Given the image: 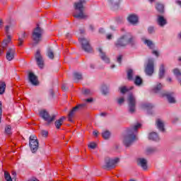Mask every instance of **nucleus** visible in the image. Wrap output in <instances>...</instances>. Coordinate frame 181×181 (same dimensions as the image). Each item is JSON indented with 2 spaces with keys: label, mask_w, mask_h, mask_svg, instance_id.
<instances>
[{
  "label": "nucleus",
  "mask_w": 181,
  "mask_h": 181,
  "mask_svg": "<svg viewBox=\"0 0 181 181\" xmlns=\"http://www.w3.org/2000/svg\"><path fill=\"white\" fill-rule=\"evenodd\" d=\"M127 103L129 105V112L131 114H134L135 112V107H136V99L134 94L130 93L127 98Z\"/></svg>",
  "instance_id": "nucleus-7"
},
{
  "label": "nucleus",
  "mask_w": 181,
  "mask_h": 181,
  "mask_svg": "<svg viewBox=\"0 0 181 181\" xmlns=\"http://www.w3.org/2000/svg\"><path fill=\"white\" fill-rule=\"evenodd\" d=\"M64 119H66V117H62L54 122L57 129H60V127L63 125V122H64Z\"/></svg>",
  "instance_id": "nucleus-22"
},
{
  "label": "nucleus",
  "mask_w": 181,
  "mask_h": 181,
  "mask_svg": "<svg viewBox=\"0 0 181 181\" xmlns=\"http://www.w3.org/2000/svg\"><path fill=\"white\" fill-rule=\"evenodd\" d=\"M173 73L175 76H177V77H180L181 76V72L180 70H179V69H173Z\"/></svg>",
  "instance_id": "nucleus-39"
},
{
  "label": "nucleus",
  "mask_w": 181,
  "mask_h": 181,
  "mask_svg": "<svg viewBox=\"0 0 181 181\" xmlns=\"http://www.w3.org/2000/svg\"><path fill=\"white\" fill-rule=\"evenodd\" d=\"M83 94L88 95V94H91V90H90V89H84L83 90Z\"/></svg>",
  "instance_id": "nucleus-45"
},
{
  "label": "nucleus",
  "mask_w": 181,
  "mask_h": 181,
  "mask_svg": "<svg viewBox=\"0 0 181 181\" xmlns=\"http://www.w3.org/2000/svg\"><path fill=\"white\" fill-rule=\"evenodd\" d=\"M47 56L49 59H54V52L50 48L47 49Z\"/></svg>",
  "instance_id": "nucleus-31"
},
{
  "label": "nucleus",
  "mask_w": 181,
  "mask_h": 181,
  "mask_svg": "<svg viewBox=\"0 0 181 181\" xmlns=\"http://www.w3.org/2000/svg\"><path fill=\"white\" fill-rule=\"evenodd\" d=\"M137 165L141 166L144 170L148 169V161L145 158H139L137 160Z\"/></svg>",
  "instance_id": "nucleus-16"
},
{
  "label": "nucleus",
  "mask_w": 181,
  "mask_h": 181,
  "mask_svg": "<svg viewBox=\"0 0 181 181\" xmlns=\"http://www.w3.org/2000/svg\"><path fill=\"white\" fill-rule=\"evenodd\" d=\"M26 36H27L26 32H23L19 37H21V39H23V40H25V38L26 37Z\"/></svg>",
  "instance_id": "nucleus-50"
},
{
  "label": "nucleus",
  "mask_w": 181,
  "mask_h": 181,
  "mask_svg": "<svg viewBox=\"0 0 181 181\" xmlns=\"http://www.w3.org/2000/svg\"><path fill=\"white\" fill-rule=\"evenodd\" d=\"M142 127V124L138 123L137 124L127 130V134L124 136L123 143L124 145L127 147L129 148V146H131L136 139V132L139 128Z\"/></svg>",
  "instance_id": "nucleus-2"
},
{
  "label": "nucleus",
  "mask_w": 181,
  "mask_h": 181,
  "mask_svg": "<svg viewBox=\"0 0 181 181\" xmlns=\"http://www.w3.org/2000/svg\"><path fill=\"white\" fill-rule=\"evenodd\" d=\"M143 108H146V110H152V108H153V105L151 103H146L143 105Z\"/></svg>",
  "instance_id": "nucleus-38"
},
{
  "label": "nucleus",
  "mask_w": 181,
  "mask_h": 181,
  "mask_svg": "<svg viewBox=\"0 0 181 181\" xmlns=\"http://www.w3.org/2000/svg\"><path fill=\"white\" fill-rule=\"evenodd\" d=\"M167 81L171 82L172 81V78H168Z\"/></svg>",
  "instance_id": "nucleus-63"
},
{
  "label": "nucleus",
  "mask_w": 181,
  "mask_h": 181,
  "mask_svg": "<svg viewBox=\"0 0 181 181\" xmlns=\"http://www.w3.org/2000/svg\"><path fill=\"white\" fill-rule=\"evenodd\" d=\"M117 62L118 63H119V64H121V62H122V55H119V56L117 57Z\"/></svg>",
  "instance_id": "nucleus-51"
},
{
  "label": "nucleus",
  "mask_w": 181,
  "mask_h": 181,
  "mask_svg": "<svg viewBox=\"0 0 181 181\" xmlns=\"http://www.w3.org/2000/svg\"><path fill=\"white\" fill-rule=\"evenodd\" d=\"M144 83V81L142 80V78H141L139 76H136L134 78V84L136 86H142V83Z\"/></svg>",
  "instance_id": "nucleus-27"
},
{
  "label": "nucleus",
  "mask_w": 181,
  "mask_h": 181,
  "mask_svg": "<svg viewBox=\"0 0 181 181\" xmlns=\"http://www.w3.org/2000/svg\"><path fill=\"white\" fill-rule=\"evenodd\" d=\"M102 93L104 95H107V94H108V88H107V86H102Z\"/></svg>",
  "instance_id": "nucleus-37"
},
{
  "label": "nucleus",
  "mask_w": 181,
  "mask_h": 181,
  "mask_svg": "<svg viewBox=\"0 0 181 181\" xmlns=\"http://www.w3.org/2000/svg\"><path fill=\"white\" fill-rule=\"evenodd\" d=\"M142 41L144 45H146L149 49H155V44L151 40H146L145 38H142Z\"/></svg>",
  "instance_id": "nucleus-21"
},
{
  "label": "nucleus",
  "mask_w": 181,
  "mask_h": 181,
  "mask_svg": "<svg viewBox=\"0 0 181 181\" xmlns=\"http://www.w3.org/2000/svg\"><path fill=\"white\" fill-rule=\"evenodd\" d=\"M40 117H41L44 121L48 122V124L53 122V120L56 119V115H52L50 116L49 112L46 111L45 110L40 111Z\"/></svg>",
  "instance_id": "nucleus-9"
},
{
  "label": "nucleus",
  "mask_w": 181,
  "mask_h": 181,
  "mask_svg": "<svg viewBox=\"0 0 181 181\" xmlns=\"http://www.w3.org/2000/svg\"><path fill=\"white\" fill-rule=\"evenodd\" d=\"M103 32H104V29L100 28V29L99 30V33H103Z\"/></svg>",
  "instance_id": "nucleus-62"
},
{
  "label": "nucleus",
  "mask_w": 181,
  "mask_h": 181,
  "mask_svg": "<svg viewBox=\"0 0 181 181\" xmlns=\"http://www.w3.org/2000/svg\"><path fill=\"white\" fill-rule=\"evenodd\" d=\"M145 73L147 76H151L153 74V59H148L147 65L145 68Z\"/></svg>",
  "instance_id": "nucleus-12"
},
{
  "label": "nucleus",
  "mask_w": 181,
  "mask_h": 181,
  "mask_svg": "<svg viewBox=\"0 0 181 181\" xmlns=\"http://www.w3.org/2000/svg\"><path fill=\"white\" fill-rule=\"evenodd\" d=\"M127 45H130V46H135V45H136V37L131 33H127L122 35L115 43V46L117 49L125 47Z\"/></svg>",
  "instance_id": "nucleus-1"
},
{
  "label": "nucleus",
  "mask_w": 181,
  "mask_h": 181,
  "mask_svg": "<svg viewBox=\"0 0 181 181\" xmlns=\"http://www.w3.org/2000/svg\"><path fill=\"white\" fill-rule=\"evenodd\" d=\"M148 139L151 141H159V136L156 132H151L149 134Z\"/></svg>",
  "instance_id": "nucleus-25"
},
{
  "label": "nucleus",
  "mask_w": 181,
  "mask_h": 181,
  "mask_svg": "<svg viewBox=\"0 0 181 181\" xmlns=\"http://www.w3.org/2000/svg\"><path fill=\"white\" fill-rule=\"evenodd\" d=\"M11 126H8L6 128V129H5V131H6V132L9 135V134H11Z\"/></svg>",
  "instance_id": "nucleus-49"
},
{
  "label": "nucleus",
  "mask_w": 181,
  "mask_h": 181,
  "mask_svg": "<svg viewBox=\"0 0 181 181\" xmlns=\"http://www.w3.org/2000/svg\"><path fill=\"white\" fill-rule=\"evenodd\" d=\"M176 4H177V5H179L180 6H181V1L177 0V1H176Z\"/></svg>",
  "instance_id": "nucleus-61"
},
{
  "label": "nucleus",
  "mask_w": 181,
  "mask_h": 181,
  "mask_svg": "<svg viewBox=\"0 0 181 181\" xmlns=\"http://www.w3.org/2000/svg\"><path fill=\"white\" fill-rule=\"evenodd\" d=\"M74 80H81L83 78V75L78 72L74 73Z\"/></svg>",
  "instance_id": "nucleus-32"
},
{
  "label": "nucleus",
  "mask_w": 181,
  "mask_h": 181,
  "mask_svg": "<svg viewBox=\"0 0 181 181\" xmlns=\"http://www.w3.org/2000/svg\"><path fill=\"white\" fill-rule=\"evenodd\" d=\"M101 117H105L107 115V112H102L100 113Z\"/></svg>",
  "instance_id": "nucleus-59"
},
{
  "label": "nucleus",
  "mask_w": 181,
  "mask_h": 181,
  "mask_svg": "<svg viewBox=\"0 0 181 181\" xmlns=\"http://www.w3.org/2000/svg\"><path fill=\"white\" fill-rule=\"evenodd\" d=\"M11 26L10 25H6L5 27V32L6 33V35H9V29H10Z\"/></svg>",
  "instance_id": "nucleus-48"
},
{
  "label": "nucleus",
  "mask_w": 181,
  "mask_h": 181,
  "mask_svg": "<svg viewBox=\"0 0 181 181\" xmlns=\"http://www.w3.org/2000/svg\"><path fill=\"white\" fill-rule=\"evenodd\" d=\"M87 4L86 0H79L78 2H75L74 4L75 13H74V17L76 18V19H87L88 16L86 12H84V5Z\"/></svg>",
  "instance_id": "nucleus-3"
},
{
  "label": "nucleus",
  "mask_w": 181,
  "mask_h": 181,
  "mask_svg": "<svg viewBox=\"0 0 181 181\" xmlns=\"http://www.w3.org/2000/svg\"><path fill=\"white\" fill-rule=\"evenodd\" d=\"M110 136L111 133H110L109 131H105L102 134V136L103 138H104V139H108V138H110Z\"/></svg>",
  "instance_id": "nucleus-35"
},
{
  "label": "nucleus",
  "mask_w": 181,
  "mask_h": 181,
  "mask_svg": "<svg viewBox=\"0 0 181 181\" xmlns=\"http://www.w3.org/2000/svg\"><path fill=\"white\" fill-rule=\"evenodd\" d=\"M127 20L132 25H136L138 23V16L135 14L129 15Z\"/></svg>",
  "instance_id": "nucleus-17"
},
{
  "label": "nucleus",
  "mask_w": 181,
  "mask_h": 181,
  "mask_svg": "<svg viewBox=\"0 0 181 181\" xmlns=\"http://www.w3.org/2000/svg\"><path fill=\"white\" fill-rule=\"evenodd\" d=\"M4 26V21L2 20H0V28H3Z\"/></svg>",
  "instance_id": "nucleus-57"
},
{
  "label": "nucleus",
  "mask_w": 181,
  "mask_h": 181,
  "mask_svg": "<svg viewBox=\"0 0 181 181\" xmlns=\"http://www.w3.org/2000/svg\"><path fill=\"white\" fill-rule=\"evenodd\" d=\"M12 175H13L14 176H16V172H12Z\"/></svg>",
  "instance_id": "nucleus-64"
},
{
  "label": "nucleus",
  "mask_w": 181,
  "mask_h": 181,
  "mask_svg": "<svg viewBox=\"0 0 181 181\" xmlns=\"http://www.w3.org/2000/svg\"><path fill=\"white\" fill-rule=\"evenodd\" d=\"M35 57L37 66L40 67V69H42L43 66H45V61L43 60V57H42V54H40V49L37 50Z\"/></svg>",
  "instance_id": "nucleus-11"
},
{
  "label": "nucleus",
  "mask_w": 181,
  "mask_h": 181,
  "mask_svg": "<svg viewBox=\"0 0 181 181\" xmlns=\"http://www.w3.org/2000/svg\"><path fill=\"white\" fill-rule=\"evenodd\" d=\"M107 39H108V40H111V39H112V35L108 34L107 35Z\"/></svg>",
  "instance_id": "nucleus-54"
},
{
  "label": "nucleus",
  "mask_w": 181,
  "mask_h": 181,
  "mask_svg": "<svg viewBox=\"0 0 181 181\" xmlns=\"http://www.w3.org/2000/svg\"><path fill=\"white\" fill-rule=\"evenodd\" d=\"M158 23L160 26H165L166 23H168V21L165 18L164 16H158Z\"/></svg>",
  "instance_id": "nucleus-23"
},
{
  "label": "nucleus",
  "mask_w": 181,
  "mask_h": 181,
  "mask_svg": "<svg viewBox=\"0 0 181 181\" xmlns=\"http://www.w3.org/2000/svg\"><path fill=\"white\" fill-rule=\"evenodd\" d=\"M6 88V83H5V82L1 81L0 82V94L1 95L5 93Z\"/></svg>",
  "instance_id": "nucleus-30"
},
{
  "label": "nucleus",
  "mask_w": 181,
  "mask_h": 181,
  "mask_svg": "<svg viewBox=\"0 0 181 181\" xmlns=\"http://www.w3.org/2000/svg\"><path fill=\"white\" fill-rule=\"evenodd\" d=\"M173 93L163 92L161 93L162 97H166L168 103H176L175 98L173 97Z\"/></svg>",
  "instance_id": "nucleus-15"
},
{
  "label": "nucleus",
  "mask_w": 181,
  "mask_h": 181,
  "mask_svg": "<svg viewBox=\"0 0 181 181\" xmlns=\"http://www.w3.org/2000/svg\"><path fill=\"white\" fill-rule=\"evenodd\" d=\"M148 33H153V32H155V29L153 28V27H149L148 28Z\"/></svg>",
  "instance_id": "nucleus-47"
},
{
  "label": "nucleus",
  "mask_w": 181,
  "mask_h": 181,
  "mask_svg": "<svg viewBox=\"0 0 181 181\" xmlns=\"http://www.w3.org/2000/svg\"><path fill=\"white\" fill-rule=\"evenodd\" d=\"M119 162V158H110V157H107L105 159V165L103 166V169H114L115 166H117V163Z\"/></svg>",
  "instance_id": "nucleus-4"
},
{
  "label": "nucleus",
  "mask_w": 181,
  "mask_h": 181,
  "mask_svg": "<svg viewBox=\"0 0 181 181\" xmlns=\"http://www.w3.org/2000/svg\"><path fill=\"white\" fill-rule=\"evenodd\" d=\"M12 40V38L11 37V35H8L7 38L4 39L1 43V47L3 49V52L4 50H5L6 49V47H8V45H9V43H11V40Z\"/></svg>",
  "instance_id": "nucleus-18"
},
{
  "label": "nucleus",
  "mask_w": 181,
  "mask_h": 181,
  "mask_svg": "<svg viewBox=\"0 0 181 181\" xmlns=\"http://www.w3.org/2000/svg\"><path fill=\"white\" fill-rule=\"evenodd\" d=\"M29 145L33 153H35L39 149V141L36 136L33 135L30 136Z\"/></svg>",
  "instance_id": "nucleus-8"
},
{
  "label": "nucleus",
  "mask_w": 181,
  "mask_h": 181,
  "mask_svg": "<svg viewBox=\"0 0 181 181\" xmlns=\"http://www.w3.org/2000/svg\"><path fill=\"white\" fill-rule=\"evenodd\" d=\"M86 103H93V98H88L86 100Z\"/></svg>",
  "instance_id": "nucleus-55"
},
{
  "label": "nucleus",
  "mask_w": 181,
  "mask_h": 181,
  "mask_svg": "<svg viewBox=\"0 0 181 181\" xmlns=\"http://www.w3.org/2000/svg\"><path fill=\"white\" fill-rule=\"evenodd\" d=\"M93 135H94L95 136H98V132H97V131L93 132Z\"/></svg>",
  "instance_id": "nucleus-58"
},
{
  "label": "nucleus",
  "mask_w": 181,
  "mask_h": 181,
  "mask_svg": "<svg viewBox=\"0 0 181 181\" xmlns=\"http://www.w3.org/2000/svg\"><path fill=\"white\" fill-rule=\"evenodd\" d=\"M131 90H134V86H131L129 88H127V86H122L119 88V90L122 94H125V93H128V91H131Z\"/></svg>",
  "instance_id": "nucleus-26"
},
{
  "label": "nucleus",
  "mask_w": 181,
  "mask_h": 181,
  "mask_svg": "<svg viewBox=\"0 0 181 181\" xmlns=\"http://www.w3.org/2000/svg\"><path fill=\"white\" fill-rule=\"evenodd\" d=\"M127 79L130 81H132V80H134V70L129 69L127 71Z\"/></svg>",
  "instance_id": "nucleus-29"
},
{
  "label": "nucleus",
  "mask_w": 181,
  "mask_h": 181,
  "mask_svg": "<svg viewBox=\"0 0 181 181\" xmlns=\"http://www.w3.org/2000/svg\"><path fill=\"white\" fill-rule=\"evenodd\" d=\"M79 42L81 44L82 49L84 52L87 53H93V47L90 45V41L87 40V39L82 37L79 39Z\"/></svg>",
  "instance_id": "nucleus-10"
},
{
  "label": "nucleus",
  "mask_w": 181,
  "mask_h": 181,
  "mask_svg": "<svg viewBox=\"0 0 181 181\" xmlns=\"http://www.w3.org/2000/svg\"><path fill=\"white\" fill-rule=\"evenodd\" d=\"M28 79L33 86H39V81L37 76H35L33 72H30L28 74Z\"/></svg>",
  "instance_id": "nucleus-14"
},
{
  "label": "nucleus",
  "mask_w": 181,
  "mask_h": 181,
  "mask_svg": "<svg viewBox=\"0 0 181 181\" xmlns=\"http://www.w3.org/2000/svg\"><path fill=\"white\" fill-rule=\"evenodd\" d=\"M28 181H40L39 180L36 179V178H34V179H30Z\"/></svg>",
  "instance_id": "nucleus-60"
},
{
  "label": "nucleus",
  "mask_w": 181,
  "mask_h": 181,
  "mask_svg": "<svg viewBox=\"0 0 181 181\" xmlns=\"http://www.w3.org/2000/svg\"><path fill=\"white\" fill-rule=\"evenodd\" d=\"M4 178L6 181H12V177L8 171H4Z\"/></svg>",
  "instance_id": "nucleus-33"
},
{
  "label": "nucleus",
  "mask_w": 181,
  "mask_h": 181,
  "mask_svg": "<svg viewBox=\"0 0 181 181\" xmlns=\"http://www.w3.org/2000/svg\"><path fill=\"white\" fill-rule=\"evenodd\" d=\"M42 35H43V30L37 25V28L34 29L32 35V39L36 45L42 40Z\"/></svg>",
  "instance_id": "nucleus-6"
},
{
  "label": "nucleus",
  "mask_w": 181,
  "mask_h": 181,
  "mask_svg": "<svg viewBox=\"0 0 181 181\" xmlns=\"http://www.w3.org/2000/svg\"><path fill=\"white\" fill-rule=\"evenodd\" d=\"M88 148H90V149H95V148H97V144L95 143H90L88 144Z\"/></svg>",
  "instance_id": "nucleus-42"
},
{
  "label": "nucleus",
  "mask_w": 181,
  "mask_h": 181,
  "mask_svg": "<svg viewBox=\"0 0 181 181\" xmlns=\"http://www.w3.org/2000/svg\"><path fill=\"white\" fill-rule=\"evenodd\" d=\"M152 54H155V56H156V57H159V52H158V51L153 50V51L152 52Z\"/></svg>",
  "instance_id": "nucleus-52"
},
{
  "label": "nucleus",
  "mask_w": 181,
  "mask_h": 181,
  "mask_svg": "<svg viewBox=\"0 0 181 181\" xmlns=\"http://www.w3.org/2000/svg\"><path fill=\"white\" fill-rule=\"evenodd\" d=\"M110 4L111 5H119V0H109Z\"/></svg>",
  "instance_id": "nucleus-40"
},
{
  "label": "nucleus",
  "mask_w": 181,
  "mask_h": 181,
  "mask_svg": "<svg viewBox=\"0 0 181 181\" xmlns=\"http://www.w3.org/2000/svg\"><path fill=\"white\" fill-rule=\"evenodd\" d=\"M156 8L159 13H163V12H165V6L160 3H157L156 4Z\"/></svg>",
  "instance_id": "nucleus-24"
},
{
  "label": "nucleus",
  "mask_w": 181,
  "mask_h": 181,
  "mask_svg": "<svg viewBox=\"0 0 181 181\" xmlns=\"http://www.w3.org/2000/svg\"><path fill=\"white\" fill-rule=\"evenodd\" d=\"M86 105H87L86 103H83L77 105L76 106L73 107L68 115V121H69V122H73V118H74V115H76V113L78 112V111H80L81 110H83V108H85Z\"/></svg>",
  "instance_id": "nucleus-5"
},
{
  "label": "nucleus",
  "mask_w": 181,
  "mask_h": 181,
  "mask_svg": "<svg viewBox=\"0 0 181 181\" xmlns=\"http://www.w3.org/2000/svg\"><path fill=\"white\" fill-rule=\"evenodd\" d=\"M89 29L90 30H94V26L93 25H89Z\"/></svg>",
  "instance_id": "nucleus-56"
},
{
  "label": "nucleus",
  "mask_w": 181,
  "mask_h": 181,
  "mask_svg": "<svg viewBox=\"0 0 181 181\" xmlns=\"http://www.w3.org/2000/svg\"><path fill=\"white\" fill-rule=\"evenodd\" d=\"M124 101H125V99L124 98V97H121L117 99V103L119 105H122V104H124Z\"/></svg>",
  "instance_id": "nucleus-41"
},
{
  "label": "nucleus",
  "mask_w": 181,
  "mask_h": 181,
  "mask_svg": "<svg viewBox=\"0 0 181 181\" xmlns=\"http://www.w3.org/2000/svg\"><path fill=\"white\" fill-rule=\"evenodd\" d=\"M62 90L63 91H66V90H67V88L66 87V84H63V85L62 86Z\"/></svg>",
  "instance_id": "nucleus-53"
},
{
  "label": "nucleus",
  "mask_w": 181,
  "mask_h": 181,
  "mask_svg": "<svg viewBox=\"0 0 181 181\" xmlns=\"http://www.w3.org/2000/svg\"><path fill=\"white\" fill-rule=\"evenodd\" d=\"M18 46H22V45H23V42H25V40H23V38L21 37H18Z\"/></svg>",
  "instance_id": "nucleus-43"
},
{
  "label": "nucleus",
  "mask_w": 181,
  "mask_h": 181,
  "mask_svg": "<svg viewBox=\"0 0 181 181\" xmlns=\"http://www.w3.org/2000/svg\"><path fill=\"white\" fill-rule=\"evenodd\" d=\"M15 48L9 47L6 50V58L8 60V62H11L15 59V53H16Z\"/></svg>",
  "instance_id": "nucleus-13"
},
{
  "label": "nucleus",
  "mask_w": 181,
  "mask_h": 181,
  "mask_svg": "<svg viewBox=\"0 0 181 181\" xmlns=\"http://www.w3.org/2000/svg\"><path fill=\"white\" fill-rule=\"evenodd\" d=\"M165 76V65L161 64L159 69V78H163Z\"/></svg>",
  "instance_id": "nucleus-28"
},
{
  "label": "nucleus",
  "mask_w": 181,
  "mask_h": 181,
  "mask_svg": "<svg viewBox=\"0 0 181 181\" xmlns=\"http://www.w3.org/2000/svg\"><path fill=\"white\" fill-rule=\"evenodd\" d=\"M41 135L43 136H47L49 135V132L46 130L41 131Z\"/></svg>",
  "instance_id": "nucleus-44"
},
{
  "label": "nucleus",
  "mask_w": 181,
  "mask_h": 181,
  "mask_svg": "<svg viewBox=\"0 0 181 181\" xmlns=\"http://www.w3.org/2000/svg\"><path fill=\"white\" fill-rule=\"evenodd\" d=\"M146 152L148 155H151V153H153L154 152H156V148L149 147L146 149Z\"/></svg>",
  "instance_id": "nucleus-36"
},
{
  "label": "nucleus",
  "mask_w": 181,
  "mask_h": 181,
  "mask_svg": "<svg viewBox=\"0 0 181 181\" xmlns=\"http://www.w3.org/2000/svg\"><path fill=\"white\" fill-rule=\"evenodd\" d=\"M2 119V103L0 102V124Z\"/></svg>",
  "instance_id": "nucleus-46"
},
{
  "label": "nucleus",
  "mask_w": 181,
  "mask_h": 181,
  "mask_svg": "<svg viewBox=\"0 0 181 181\" xmlns=\"http://www.w3.org/2000/svg\"><path fill=\"white\" fill-rule=\"evenodd\" d=\"M156 125L158 129L161 131V132H165V124L160 119H156Z\"/></svg>",
  "instance_id": "nucleus-20"
},
{
  "label": "nucleus",
  "mask_w": 181,
  "mask_h": 181,
  "mask_svg": "<svg viewBox=\"0 0 181 181\" xmlns=\"http://www.w3.org/2000/svg\"><path fill=\"white\" fill-rule=\"evenodd\" d=\"M162 89V84L158 83L154 88L153 89V93H159Z\"/></svg>",
  "instance_id": "nucleus-34"
},
{
  "label": "nucleus",
  "mask_w": 181,
  "mask_h": 181,
  "mask_svg": "<svg viewBox=\"0 0 181 181\" xmlns=\"http://www.w3.org/2000/svg\"><path fill=\"white\" fill-rule=\"evenodd\" d=\"M98 51L100 52V58L102 59V60H103V62H105L106 63H110V58H108V57H107V54H105V52H104L103 51V49L99 48Z\"/></svg>",
  "instance_id": "nucleus-19"
}]
</instances>
